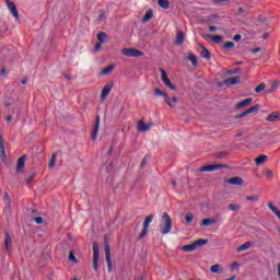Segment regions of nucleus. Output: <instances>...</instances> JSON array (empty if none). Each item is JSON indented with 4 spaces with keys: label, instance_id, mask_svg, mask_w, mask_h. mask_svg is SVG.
I'll list each match as a JSON object with an SVG mask.
<instances>
[{
    "label": "nucleus",
    "instance_id": "41",
    "mask_svg": "<svg viewBox=\"0 0 280 280\" xmlns=\"http://www.w3.org/2000/svg\"><path fill=\"white\" fill-rule=\"evenodd\" d=\"M223 49H235V43L226 42L223 44Z\"/></svg>",
    "mask_w": 280,
    "mask_h": 280
},
{
    "label": "nucleus",
    "instance_id": "18",
    "mask_svg": "<svg viewBox=\"0 0 280 280\" xmlns=\"http://www.w3.org/2000/svg\"><path fill=\"white\" fill-rule=\"evenodd\" d=\"M226 86L240 84V77H231L224 80Z\"/></svg>",
    "mask_w": 280,
    "mask_h": 280
},
{
    "label": "nucleus",
    "instance_id": "62",
    "mask_svg": "<svg viewBox=\"0 0 280 280\" xmlns=\"http://www.w3.org/2000/svg\"><path fill=\"white\" fill-rule=\"evenodd\" d=\"M269 36H270V34L265 33V34L262 35V38L266 40V39H268Z\"/></svg>",
    "mask_w": 280,
    "mask_h": 280
},
{
    "label": "nucleus",
    "instance_id": "53",
    "mask_svg": "<svg viewBox=\"0 0 280 280\" xmlns=\"http://www.w3.org/2000/svg\"><path fill=\"white\" fill-rule=\"evenodd\" d=\"M36 224H43V218L42 217H36L35 219Z\"/></svg>",
    "mask_w": 280,
    "mask_h": 280
},
{
    "label": "nucleus",
    "instance_id": "43",
    "mask_svg": "<svg viewBox=\"0 0 280 280\" xmlns=\"http://www.w3.org/2000/svg\"><path fill=\"white\" fill-rule=\"evenodd\" d=\"M246 200L249 202H257L259 200V195L248 196L246 197Z\"/></svg>",
    "mask_w": 280,
    "mask_h": 280
},
{
    "label": "nucleus",
    "instance_id": "40",
    "mask_svg": "<svg viewBox=\"0 0 280 280\" xmlns=\"http://www.w3.org/2000/svg\"><path fill=\"white\" fill-rule=\"evenodd\" d=\"M154 93H155L156 96L164 97V100H166L168 97L167 93L163 92L161 89H155Z\"/></svg>",
    "mask_w": 280,
    "mask_h": 280
},
{
    "label": "nucleus",
    "instance_id": "12",
    "mask_svg": "<svg viewBox=\"0 0 280 280\" xmlns=\"http://www.w3.org/2000/svg\"><path fill=\"white\" fill-rule=\"evenodd\" d=\"M7 7L9 8L11 14L14 16L16 21H19V9H16V4L14 2L7 0Z\"/></svg>",
    "mask_w": 280,
    "mask_h": 280
},
{
    "label": "nucleus",
    "instance_id": "10",
    "mask_svg": "<svg viewBox=\"0 0 280 280\" xmlns=\"http://www.w3.org/2000/svg\"><path fill=\"white\" fill-rule=\"evenodd\" d=\"M152 128V122L145 124L143 119L139 120L137 124V130L138 132H148Z\"/></svg>",
    "mask_w": 280,
    "mask_h": 280
},
{
    "label": "nucleus",
    "instance_id": "28",
    "mask_svg": "<svg viewBox=\"0 0 280 280\" xmlns=\"http://www.w3.org/2000/svg\"><path fill=\"white\" fill-rule=\"evenodd\" d=\"M196 245H195V243H192V244H189V245H184L183 247H182V250H184L185 253H194V250H196Z\"/></svg>",
    "mask_w": 280,
    "mask_h": 280
},
{
    "label": "nucleus",
    "instance_id": "24",
    "mask_svg": "<svg viewBox=\"0 0 280 280\" xmlns=\"http://www.w3.org/2000/svg\"><path fill=\"white\" fill-rule=\"evenodd\" d=\"M183 43H185V33L179 32L176 35L175 45H183Z\"/></svg>",
    "mask_w": 280,
    "mask_h": 280
},
{
    "label": "nucleus",
    "instance_id": "3",
    "mask_svg": "<svg viewBox=\"0 0 280 280\" xmlns=\"http://www.w3.org/2000/svg\"><path fill=\"white\" fill-rule=\"evenodd\" d=\"M122 56H127L128 58H141V56H145V54L137 48H124L121 50Z\"/></svg>",
    "mask_w": 280,
    "mask_h": 280
},
{
    "label": "nucleus",
    "instance_id": "31",
    "mask_svg": "<svg viewBox=\"0 0 280 280\" xmlns=\"http://www.w3.org/2000/svg\"><path fill=\"white\" fill-rule=\"evenodd\" d=\"M196 248H198V246H206V244H209V240H205V238H199L197 241L194 242Z\"/></svg>",
    "mask_w": 280,
    "mask_h": 280
},
{
    "label": "nucleus",
    "instance_id": "7",
    "mask_svg": "<svg viewBox=\"0 0 280 280\" xmlns=\"http://www.w3.org/2000/svg\"><path fill=\"white\" fill-rule=\"evenodd\" d=\"M160 72L162 73V82L167 86V89H171V91H177V88L172 83L170 78L167 77V72L163 68H160Z\"/></svg>",
    "mask_w": 280,
    "mask_h": 280
},
{
    "label": "nucleus",
    "instance_id": "19",
    "mask_svg": "<svg viewBox=\"0 0 280 280\" xmlns=\"http://www.w3.org/2000/svg\"><path fill=\"white\" fill-rule=\"evenodd\" d=\"M164 102L170 106V108H175V106L178 104V97L174 96L173 98H170V96H166Z\"/></svg>",
    "mask_w": 280,
    "mask_h": 280
},
{
    "label": "nucleus",
    "instance_id": "5",
    "mask_svg": "<svg viewBox=\"0 0 280 280\" xmlns=\"http://www.w3.org/2000/svg\"><path fill=\"white\" fill-rule=\"evenodd\" d=\"M105 259L107 262V270L108 272H113V258L110 257V245L105 237Z\"/></svg>",
    "mask_w": 280,
    "mask_h": 280
},
{
    "label": "nucleus",
    "instance_id": "14",
    "mask_svg": "<svg viewBox=\"0 0 280 280\" xmlns=\"http://www.w3.org/2000/svg\"><path fill=\"white\" fill-rule=\"evenodd\" d=\"M226 183H229V185H237L238 187H242V185H244V179L236 176L226 179Z\"/></svg>",
    "mask_w": 280,
    "mask_h": 280
},
{
    "label": "nucleus",
    "instance_id": "63",
    "mask_svg": "<svg viewBox=\"0 0 280 280\" xmlns=\"http://www.w3.org/2000/svg\"><path fill=\"white\" fill-rule=\"evenodd\" d=\"M238 12H240V14H244V8H243V7H240V8H238Z\"/></svg>",
    "mask_w": 280,
    "mask_h": 280
},
{
    "label": "nucleus",
    "instance_id": "37",
    "mask_svg": "<svg viewBox=\"0 0 280 280\" xmlns=\"http://www.w3.org/2000/svg\"><path fill=\"white\" fill-rule=\"evenodd\" d=\"M188 60H190L194 67H198V57L196 55H189Z\"/></svg>",
    "mask_w": 280,
    "mask_h": 280
},
{
    "label": "nucleus",
    "instance_id": "9",
    "mask_svg": "<svg viewBox=\"0 0 280 280\" xmlns=\"http://www.w3.org/2000/svg\"><path fill=\"white\" fill-rule=\"evenodd\" d=\"M25 161H27V155H22L18 159L15 168L16 174L23 173V170H25Z\"/></svg>",
    "mask_w": 280,
    "mask_h": 280
},
{
    "label": "nucleus",
    "instance_id": "20",
    "mask_svg": "<svg viewBox=\"0 0 280 280\" xmlns=\"http://www.w3.org/2000/svg\"><path fill=\"white\" fill-rule=\"evenodd\" d=\"M3 202L5 209L10 211V209H12V199L10 198V195L8 192H4Z\"/></svg>",
    "mask_w": 280,
    "mask_h": 280
},
{
    "label": "nucleus",
    "instance_id": "32",
    "mask_svg": "<svg viewBox=\"0 0 280 280\" xmlns=\"http://www.w3.org/2000/svg\"><path fill=\"white\" fill-rule=\"evenodd\" d=\"M258 110H259V105L256 104V105L249 107L248 109H246L245 113L247 115H253V113H257Z\"/></svg>",
    "mask_w": 280,
    "mask_h": 280
},
{
    "label": "nucleus",
    "instance_id": "47",
    "mask_svg": "<svg viewBox=\"0 0 280 280\" xmlns=\"http://www.w3.org/2000/svg\"><path fill=\"white\" fill-rule=\"evenodd\" d=\"M148 161H150V155H145L141 162V167H145L148 165Z\"/></svg>",
    "mask_w": 280,
    "mask_h": 280
},
{
    "label": "nucleus",
    "instance_id": "58",
    "mask_svg": "<svg viewBox=\"0 0 280 280\" xmlns=\"http://www.w3.org/2000/svg\"><path fill=\"white\" fill-rule=\"evenodd\" d=\"M224 1H231V0H213V3H222Z\"/></svg>",
    "mask_w": 280,
    "mask_h": 280
},
{
    "label": "nucleus",
    "instance_id": "22",
    "mask_svg": "<svg viewBox=\"0 0 280 280\" xmlns=\"http://www.w3.org/2000/svg\"><path fill=\"white\" fill-rule=\"evenodd\" d=\"M97 132H100V116L96 117V122L94 125V132L92 135L93 141H95V139H97Z\"/></svg>",
    "mask_w": 280,
    "mask_h": 280
},
{
    "label": "nucleus",
    "instance_id": "2",
    "mask_svg": "<svg viewBox=\"0 0 280 280\" xmlns=\"http://www.w3.org/2000/svg\"><path fill=\"white\" fill-rule=\"evenodd\" d=\"M93 268L97 272L100 270V243H93Z\"/></svg>",
    "mask_w": 280,
    "mask_h": 280
},
{
    "label": "nucleus",
    "instance_id": "23",
    "mask_svg": "<svg viewBox=\"0 0 280 280\" xmlns=\"http://www.w3.org/2000/svg\"><path fill=\"white\" fill-rule=\"evenodd\" d=\"M266 161H268V155H266V154L259 155L258 158L255 159V163L257 166L264 165V163H266Z\"/></svg>",
    "mask_w": 280,
    "mask_h": 280
},
{
    "label": "nucleus",
    "instance_id": "35",
    "mask_svg": "<svg viewBox=\"0 0 280 280\" xmlns=\"http://www.w3.org/2000/svg\"><path fill=\"white\" fill-rule=\"evenodd\" d=\"M229 211H240V209H242V206L237 205V203H230L228 206Z\"/></svg>",
    "mask_w": 280,
    "mask_h": 280
},
{
    "label": "nucleus",
    "instance_id": "13",
    "mask_svg": "<svg viewBox=\"0 0 280 280\" xmlns=\"http://www.w3.org/2000/svg\"><path fill=\"white\" fill-rule=\"evenodd\" d=\"M266 121H269L271 124H275L277 121H280V112H273L271 114H269L267 117H266Z\"/></svg>",
    "mask_w": 280,
    "mask_h": 280
},
{
    "label": "nucleus",
    "instance_id": "61",
    "mask_svg": "<svg viewBox=\"0 0 280 280\" xmlns=\"http://www.w3.org/2000/svg\"><path fill=\"white\" fill-rule=\"evenodd\" d=\"M100 19L101 21H104L106 19V15L104 13H101Z\"/></svg>",
    "mask_w": 280,
    "mask_h": 280
},
{
    "label": "nucleus",
    "instance_id": "8",
    "mask_svg": "<svg viewBox=\"0 0 280 280\" xmlns=\"http://www.w3.org/2000/svg\"><path fill=\"white\" fill-rule=\"evenodd\" d=\"M5 141L3 140V136L0 133V159L2 163H8V154H5Z\"/></svg>",
    "mask_w": 280,
    "mask_h": 280
},
{
    "label": "nucleus",
    "instance_id": "30",
    "mask_svg": "<svg viewBox=\"0 0 280 280\" xmlns=\"http://www.w3.org/2000/svg\"><path fill=\"white\" fill-rule=\"evenodd\" d=\"M210 271L213 272V275H218V272H224L223 268H220V265H213L210 267Z\"/></svg>",
    "mask_w": 280,
    "mask_h": 280
},
{
    "label": "nucleus",
    "instance_id": "16",
    "mask_svg": "<svg viewBox=\"0 0 280 280\" xmlns=\"http://www.w3.org/2000/svg\"><path fill=\"white\" fill-rule=\"evenodd\" d=\"M250 104H253V98H245L242 102L237 103L235 105V108L240 110L242 108H246V106H250Z\"/></svg>",
    "mask_w": 280,
    "mask_h": 280
},
{
    "label": "nucleus",
    "instance_id": "27",
    "mask_svg": "<svg viewBox=\"0 0 280 280\" xmlns=\"http://www.w3.org/2000/svg\"><path fill=\"white\" fill-rule=\"evenodd\" d=\"M201 58H205L206 60H211V51H209V49H207L205 46H202V50H201Z\"/></svg>",
    "mask_w": 280,
    "mask_h": 280
},
{
    "label": "nucleus",
    "instance_id": "45",
    "mask_svg": "<svg viewBox=\"0 0 280 280\" xmlns=\"http://www.w3.org/2000/svg\"><path fill=\"white\" fill-rule=\"evenodd\" d=\"M226 156H229L228 151H221V152L217 153V159H226Z\"/></svg>",
    "mask_w": 280,
    "mask_h": 280
},
{
    "label": "nucleus",
    "instance_id": "57",
    "mask_svg": "<svg viewBox=\"0 0 280 280\" xmlns=\"http://www.w3.org/2000/svg\"><path fill=\"white\" fill-rule=\"evenodd\" d=\"M7 74H8V70H5V68H2L1 75H7Z\"/></svg>",
    "mask_w": 280,
    "mask_h": 280
},
{
    "label": "nucleus",
    "instance_id": "11",
    "mask_svg": "<svg viewBox=\"0 0 280 280\" xmlns=\"http://www.w3.org/2000/svg\"><path fill=\"white\" fill-rule=\"evenodd\" d=\"M113 83H107L102 92H101V101L104 102L106 100V97H108V95H110V91H113Z\"/></svg>",
    "mask_w": 280,
    "mask_h": 280
},
{
    "label": "nucleus",
    "instance_id": "1",
    "mask_svg": "<svg viewBox=\"0 0 280 280\" xmlns=\"http://www.w3.org/2000/svg\"><path fill=\"white\" fill-rule=\"evenodd\" d=\"M160 229L162 235H167V233H172V218L167 212H164L162 215Z\"/></svg>",
    "mask_w": 280,
    "mask_h": 280
},
{
    "label": "nucleus",
    "instance_id": "26",
    "mask_svg": "<svg viewBox=\"0 0 280 280\" xmlns=\"http://www.w3.org/2000/svg\"><path fill=\"white\" fill-rule=\"evenodd\" d=\"M115 69V65H109L101 71V75H110Z\"/></svg>",
    "mask_w": 280,
    "mask_h": 280
},
{
    "label": "nucleus",
    "instance_id": "38",
    "mask_svg": "<svg viewBox=\"0 0 280 280\" xmlns=\"http://www.w3.org/2000/svg\"><path fill=\"white\" fill-rule=\"evenodd\" d=\"M264 175L266 176V178H272L275 176V172H272V170L270 168H265Z\"/></svg>",
    "mask_w": 280,
    "mask_h": 280
},
{
    "label": "nucleus",
    "instance_id": "55",
    "mask_svg": "<svg viewBox=\"0 0 280 280\" xmlns=\"http://www.w3.org/2000/svg\"><path fill=\"white\" fill-rule=\"evenodd\" d=\"M245 133H246V132L241 131V132L235 133L234 137L237 139V138H240V137H244Z\"/></svg>",
    "mask_w": 280,
    "mask_h": 280
},
{
    "label": "nucleus",
    "instance_id": "46",
    "mask_svg": "<svg viewBox=\"0 0 280 280\" xmlns=\"http://www.w3.org/2000/svg\"><path fill=\"white\" fill-rule=\"evenodd\" d=\"M280 85V81L279 80H273L271 83V89L272 91H277V89H279Z\"/></svg>",
    "mask_w": 280,
    "mask_h": 280
},
{
    "label": "nucleus",
    "instance_id": "33",
    "mask_svg": "<svg viewBox=\"0 0 280 280\" xmlns=\"http://www.w3.org/2000/svg\"><path fill=\"white\" fill-rule=\"evenodd\" d=\"M248 248H250V242L244 243L236 250H237V253H242L244 250H248Z\"/></svg>",
    "mask_w": 280,
    "mask_h": 280
},
{
    "label": "nucleus",
    "instance_id": "4",
    "mask_svg": "<svg viewBox=\"0 0 280 280\" xmlns=\"http://www.w3.org/2000/svg\"><path fill=\"white\" fill-rule=\"evenodd\" d=\"M152 220H154V214H149L144 221H143V229L141 231V233L138 236V240H143V237H145V235H148V231L150 229V223L152 222Z\"/></svg>",
    "mask_w": 280,
    "mask_h": 280
},
{
    "label": "nucleus",
    "instance_id": "50",
    "mask_svg": "<svg viewBox=\"0 0 280 280\" xmlns=\"http://www.w3.org/2000/svg\"><path fill=\"white\" fill-rule=\"evenodd\" d=\"M226 73H228V75H233L235 73H240V68H236L234 70H228Z\"/></svg>",
    "mask_w": 280,
    "mask_h": 280
},
{
    "label": "nucleus",
    "instance_id": "17",
    "mask_svg": "<svg viewBox=\"0 0 280 280\" xmlns=\"http://www.w3.org/2000/svg\"><path fill=\"white\" fill-rule=\"evenodd\" d=\"M10 244H12V236L10 235V233L5 232L4 233V248H5L7 253H10V250H11Z\"/></svg>",
    "mask_w": 280,
    "mask_h": 280
},
{
    "label": "nucleus",
    "instance_id": "64",
    "mask_svg": "<svg viewBox=\"0 0 280 280\" xmlns=\"http://www.w3.org/2000/svg\"><path fill=\"white\" fill-rule=\"evenodd\" d=\"M5 121H12V116H7Z\"/></svg>",
    "mask_w": 280,
    "mask_h": 280
},
{
    "label": "nucleus",
    "instance_id": "51",
    "mask_svg": "<svg viewBox=\"0 0 280 280\" xmlns=\"http://www.w3.org/2000/svg\"><path fill=\"white\" fill-rule=\"evenodd\" d=\"M233 40H235V43H240V40H242V35L241 34L234 35Z\"/></svg>",
    "mask_w": 280,
    "mask_h": 280
},
{
    "label": "nucleus",
    "instance_id": "44",
    "mask_svg": "<svg viewBox=\"0 0 280 280\" xmlns=\"http://www.w3.org/2000/svg\"><path fill=\"white\" fill-rule=\"evenodd\" d=\"M69 261H72V264H78V258H75V254H73V250H70Z\"/></svg>",
    "mask_w": 280,
    "mask_h": 280
},
{
    "label": "nucleus",
    "instance_id": "39",
    "mask_svg": "<svg viewBox=\"0 0 280 280\" xmlns=\"http://www.w3.org/2000/svg\"><path fill=\"white\" fill-rule=\"evenodd\" d=\"M185 221L187 222V224H191L194 222V213L191 212L186 213Z\"/></svg>",
    "mask_w": 280,
    "mask_h": 280
},
{
    "label": "nucleus",
    "instance_id": "34",
    "mask_svg": "<svg viewBox=\"0 0 280 280\" xmlns=\"http://www.w3.org/2000/svg\"><path fill=\"white\" fill-rule=\"evenodd\" d=\"M56 159H57L56 153H52L50 162L48 164L49 170H54V167H56Z\"/></svg>",
    "mask_w": 280,
    "mask_h": 280
},
{
    "label": "nucleus",
    "instance_id": "36",
    "mask_svg": "<svg viewBox=\"0 0 280 280\" xmlns=\"http://www.w3.org/2000/svg\"><path fill=\"white\" fill-rule=\"evenodd\" d=\"M106 38H108V35L104 32H101L97 34V39H98V43H103L104 44V40H106Z\"/></svg>",
    "mask_w": 280,
    "mask_h": 280
},
{
    "label": "nucleus",
    "instance_id": "42",
    "mask_svg": "<svg viewBox=\"0 0 280 280\" xmlns=\"http://www.w3.org/2000/svg\"><path fill=\"white\" fill-rule=\"evenodd\" d=\"M262 91H266V83H260L255 88V93H261Z\"/></svg>",
    "mask_w": 280,
    "mask_h": 280
},
{
    "label": "nucleus",
    "instance_id": "48",
    "mask_svg": "<svg viewBox=\"0 0 280 280\" xmlns=\"http://www.w3.org/2000/svg\"><path fill=\"white\" fill-rule=\"evenodd\" d=\"M248 116V114H246V110L238 114V115H235L234 116V119H244V117Z\"/></svg>",
    "mask_w": 280,
    "mask_h": 280
},
{
    "label": "nucleus",
    "instance_id": "6",
    "mask_svg": "<svg viewBox=\"0 0 280 280\" xmlns=\"http://www.w3.org/2000/svg\"><path fill=\"white\" fill-rule=\"evenodd\" d=\"M226 167H229L226 164H211L200 167L199 172H215L218 170H226Z\"/></svg>",
    "mask_w": 280,
    "mask_h": 280
},
{
    "label": "nucleus",
    "instance_id": "29",
    "mask_svg": "<svg viewBox=\"0 0 280 280\" xmlns=\"http://www.w3.org/2000/svg\"><path fill=\"white\" fill-rule=\"evenodd\" d=\"M158 5L163 10H170V0H158Z\"/></svg>",
    "mask_w": 280,
    "mask_h": 280
},
{
    "label": "nucleus",
    "instance_id": "49",
    "mask_svg": "<svg viewBox=\"0 0 280 280\" xmlns=\"http://www.w3.org/2000/svg\"><path fill=\"white\" fill-rule=\"evenodd\" d=\"M34 178H36V173H32V175L26 177L27 185H30V183H32L34 180Z\"/></svg>",
    "mask_w": 280,
    "mask_h": 280
},
{
    "label": "nucleus",
    "instance_id": "21",
    "mask_svg": "<svg viewBox=\"0 0 280 280\" xmlns=\"http://www.w3.org/2000/svg\"><path fill=\"white\" fill-rule=\"evenodd\" d=\"M215 222H218V220L213 219V218H209V219H203L200 222V226H211V224H215Z\"/></svg>",
    "mask_w": 280,
    "mask_h": 280
},
{
    "label": "nucleus",
    "instance_id": "59",
    "mask_svg": "<svg viewBox=\"0 0 280 280\" xmlns=\"http://www.w3.org/2000/svg\"><path fill=\"white\" fill-rule=\"evenodd\" d=\"M107 154H108V156H110V155L113 154V147H110V148L108 149Z\"/></svg>",
    "mask_w": 280,
    "mask_h": 280
},
{
    "label": "nucleus",
    "instance_id": "52",
    "mask_svg": "<svg viewBox=\"0 0 280 280\" xmlns=\"http://www.w3.org/2000/svg\"><path fill=\"white\" fill-rule=\"evenodd\" d=\"M102 45H104L102 42H98L96 45H95V51H100V49H102Z\"/></svg>",
    "mask_w": 280,
    "mask_h": 280
},
{
    "label": "nucleus",
    "instance_id": "60",
    "mask_svg": "<svg viewBox=\"0 0 280 280\" xmlns=\"http://www.w3.org/2000/svg\"><path fill=\"white\" fill-rule=\"evenodd\" d=\"M21 84H27V78L22 79Z\"/></svg>",
    "mask_w": 280,
    "mask_h": 280
},
{
    "label": "nucleus",
    "instance_id": "25",
    "mask_svg": "<svg viewBox=\"0 0 280 280\" xmlns=\"http://www.w3.org/2000/svg\"><path fill=\"white\" fill-rule=\"evenodd\" d=\"M153 16L154 12L152 10H148L144 16L142 18V23H148V21H152Z\"/></svg>",
    "mask_w": 280,
    "mask_h": 280
},
{
    "label": "nucleus",
    "instance_id": "15",
    "mask_svg": "<svg viewBox=\"0 0 280 280\" xmlns=\"http://www.w3.org/2000/svg\"><path fill=\"white\" fill-rule=\"evenodd\" d=\"M203 38H210V40H212V43H215V45H218V43H222V35H211V34H203L202 35Z\"/></svg>",
    "mask_w": 280,
    "mask_h": 280
},
{
    "label": "nucleus",
    "instance_id": "56",
    "mask_svg": "<svg viewBox=\"0 0 280 280\" xmlns=\"http://www.w3.org/2000/svg\"><path fill=\"white\" fill-rule=\"evenodd\" d=\"M209 32H218V26H209Z\"/></svg>",
    "mask_w": 280,
    "mask_h": 280
},
{
    "label": "nucleus",
    "instance_id": "54",
    "mask_svg": "<svg viewBox=\"0 0 280 280\" xmlns=\"http://www.w3.org/2000/svg\"><path fill=\"white\" fill-rule=\"evenodd\" d=\"M259 51H261L260 47L252 49V54H259Z\"/></svg>",
    "mask_w": 280,
    "mask_h": 280
}]
</instances>
